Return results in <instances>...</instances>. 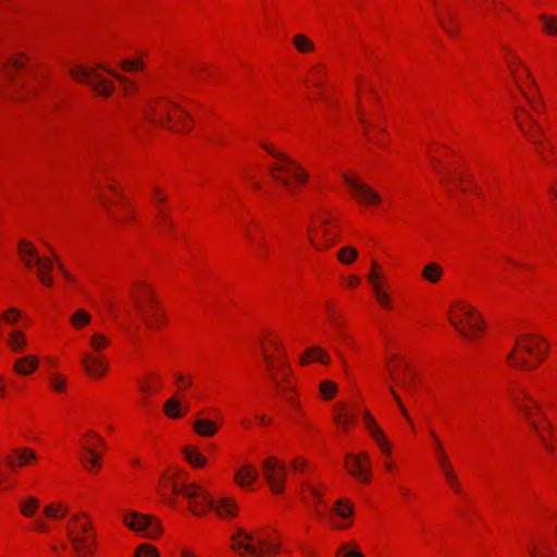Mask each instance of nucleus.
<instances>
[{
	"label": "nucleus",
	"mask_w": 557,
	"mask_h": 557,
	"mask_svg": "<svg viewBox=\"0 0 557 557\" xmlns=\"http://www.w3.org/2000/svg\"><path fill=\"white\" fill-rule=\"evenodd\" d=\"M145 295L148 302L147 307L138 297H134V301L137 310L140 312L144 321L146 322V325L152 329L161 323L164 318V313L159 308L158 300L152 290L146 289Z\"/></svg>",
	"instance_id": "5"
},
{
	"label": "nucleus",
	"mask_w": 557,
	"mask_h": 557,
	"mask_svg": "<svg viewBox=\"0 0 557 557\" xmlns=\"http://www.w3.org/2000/svg\"><path fill=\"white\" fill-rule=\"evenodd\" d=\"M363 418H364L366 428L369 431L370 435L373 437V440L383 441V431L376 424V422L373 419V417L371 416V413L369 411H364Z\"/></svg>",
	"instance_id": "25"
},
{
	"label": "nucleus",
	"mask_w": 557,
	"mask_h": 557,
	"mask_svg": "<svg viewBox=\"0 0 557 557\" xmlns=\"http://www.w3.org/2000/svg\"><path fill=\"white\" fill-rule=\"evenodd\" d=\"M292 466H293L294 470L302 471L305 466H306V461L305 460H299V459H294L293 462H292Z\"/></svg>",
	"instance_id": "61"
},
{
	"label": "nucleus",
	"mask_w": 557,
	"mask_h": 557,
	"mask_svg": "<svg viewBox=\"0 0 557 557\" xmlns=\"http://www.w3.org/2000/svg\"><path fill=\"white\" fill-rule=\"evenodd\" d=\"M534 349H535V352H534V354H536V355H537V357H539V360H540V361H541V360H543V358L547 355V346H545V347H543V348H542V347L539 345V346L534 347Z\"/></svg>",
	"instance_id": "60"
},
{
	"label": "nucleus",
	"mask_w": 557,
	"mask_h": 557,
	"mask_svg": "<svg viewBox=\"0 0 557 557\" xmlns=\"http://www.w3.org/2000/svg\"><path fill=\"white\" fill-rule=\"evenodd\" d=\"M507 360L516 368H519V369H534L536 366H533V364H530V362L524 359V358H521V359H516L515 357V350H512L508 357H507Z\"/></svg>",
	"instance_id": "38"
},
{
	"label": "nucleus",
	"mask_w": 557,
	"mask_h": 557,
	"mask_svg": "<svg viewBox=\"0 0 557 557\" xmlns=\"http://www.w3.org/2000/svg\"><path fill=\"white\" fill-rule=\"evenodd\" d=\"M260 146L271 156L277 159L278 162L270 165L272 177L280 182L284 187L290 188V182L276 174V172H284L289 174L298 184H305L308 181V174L285 153L276 151L273 147L261 143Z\"/></svg>",
	"instance_id": "3"
},
{
	"label": "nucleus",
	"mask_w": 557,
	"mask_h": 557,
	"mask_svg": "<svg viewBox=\"0 0 557 557\" xmlns=\"http://www.w3.org/2000/svg\"><path fill=\"white\" fill-rule=\"evenodd\" d=\"M194 429L201 436H213L218 431L215 422L209 419H197Z\"/></svg>",
	"instance_id": "23"
},
{
	"label": "nucleus",
	"mask_w": 557,
	"mask_h": 557,
	"mask_svg": "<svg viewBox=\"0 0 557 557\" xmlns=\"http://www.w3.org/2000/svg\"><path fill=\"white\" fill-rule=\"evenodd\" d=\"M84 449L88 454V456H85V457L81 458V460L84 463V466L86 468H89L90 466L99 467L100 466V459H101L100 454H98L91 447H85Z\"/></svg>",
	"instance_id": "32"
},
{
	"label": "nucleus",
	"mask_w": 557,
	"mask_h": 557,
	"mask_svg": "<svg viewBox=\"0 0 557 557\" xmlns=\"http://www.w3.org/2000/svg\"><path fill=\"white\" fill-rule=\"evenodd\" d=\"M237 537H244L246 541L251 542L255 540V535L244 531L243 529H237L236 534L232 537L233 541Z\"/></svg>",
	"instance_id": "54"
},
{
	"label": "nucleus",
	"mask_w": 557,
	"mask_h": 557,
	"mask_svg": "<svg viewBox=\"0 0 557 557\" xmlns=\"http://www.w3.org/2000/svg\"><path fill=\"white\" fill-rule=\"evenodd\" d=\"M524 97L527 98V100L530 102V104L532 106L533 110L535 112H541L542 110V103L541 102H537L535 100H533L529 95H527L524 91H522Z\"/></svg>",
	"instance_id": "58"
},
{
	"label": "nucleus",
	"mask_w": 557,
	"mask_h": 557,
	"mask_svg": "<svg viewBox=\"0 0 557 557\" xmlns=\"http://www.w3.org/2000/svg\"><path fill=\"white\" fill-rule=\"evenodd\" d=\"M18 253L21 256L22 262L26 268L35 267L37 258H41L37 250L34 248L33 244L25 239H21L18 242Z\"/></svg>",
	"instance_id": "14"
},
{
	"label": "nucleus",
	"mask_w": 557,
	"mask_h": 557,
	"mask_svg": "<svg viewBox=\"0 0 557 557\" xmlns=\"http://www.w3.org/2000/svg\"><path fill=\"white\" fill-rule=\"evenodd\" d=\"M172 492L181 493L190 500V510L195 515H201L208 509H214L220 517H233L236 513V505L230 498H222L214 503L209 494L196 485H172Z\"/></svg>",
	"instance_id": "1"
},
{
	"label": "nucleus",
	"mask_w": 557,
	"mask_h": 557,
	"mask_svg": "<svg viewBox=\"0 0 557 557\" xmlns=\"http://www.w3.org/2000/svg\"><path fill=\"white\" fill-rule=\"evenodd\" d=\"M258 478L257 470L251 465H246L236 472V482L242 486H247Z\"/></svg>",
	"instance_id": "22"
},
{
	"label": "nucleus",
	"mask_w": 557,
	"mask_h": 557,
	"mask_svg": "<svg viewBox=\"0 0 557 557\" xmlns=\"http://www.w3.org/2000/svg\"><path fill=\"white\" fill-rule=\"evenodd\" d=\"M335 421L337 424L346 426L355 422V417L346 412L344 417L341 414L336 416Z\"/></svg>",
	"instance_id": "50"
},
{
	"label": "nucleus",
	"mask_w": 557,
	"mask_h": 557,
	"mask_svg": "<svg viewBox=\"0 0 557 557\" xmlns=\"http://www.w3.org/2000/svg\"><path fill=\"white\" fill-rule=\"evenodd\" d=\"M91 320L90 314L84 309H78L72 317L71 323L76 329H82L87 325Z\"/></svg>",
	"instance_id": "28"
},
{
	"label": "nucleus",
	"mask_w": 557,
	"mask_h": 557,
	"mask_svg": "<svg viewBox=\"0 0 557 557\" xmlns=\"http://www.w3.org/2000/svg\"><path fill=\"white\" fill-rule=\"evenodd\" d=\"M341 557H364V556L358 550H348V552L344 553Z\"/></svg>",
	"instance_id": "64"
},
{
	"label": "nucleus",
	"mask_w": 557,
	"mask_h": 557,
	"mask_svg": "<svg viewBox=\"0 0 557 557\" xmlns=\"http://www.w3.org/2000/svg\"><path fill=\"white\" fill-rule=\"evenodd\" d=\"M321 227H317V232L321 235V239H317L315 237H310L311 244L318 249H326L331 247L335 243V236H332L330 230L326 228L327 220L322 219Z\"/></svg>",
	"instance_id": "15"
},
{
	"label": "nucleus",
	"mask_w": 557,
	"mask_h": 557,
	"mask_svg": "<svg viewBox=\"0 0 557 557\" xmlns=\"http://www.w3.org/2000/svg\"><path fill=\"white\" fill-rule=\"evenodd\" d=\"M294 45L299 52H309L314 49L313 42L305 35L299 34L294 37Z\"/></svg>",
	"instance_id": "30"
},
{
	"label": "nucleus",
	"mask_w": 557,
	"mask_h": 557,
	"mask_svg": "<svg viewBox=\"0 0 557 557\" xmlns=\"http://www.w3.org/2000/svg\"><path fill=\"white\" fill-rule=\"evenodd\" d=\"M460 309L463 312L469 327L473 333L483 330V320L481 315H479L473 307L467 305H460Z\"/></svg>",
	"instance_id": "21"
},
{
	"label": "nucleus",
	"mask_w": 557,
	"mask_h": 557,
	"mask_svg": "<svg viewBox=\"0 0 557 557\" xmlns=\"http://www.w3.org/2000/svg\"><path fill=\"white\" fill-rule=\"evenodd\" d=\"M185 457L195 467L206 465V458L195 448L185 447Z\"/></svg>",
	"instance_id": "31"
},
{
	"label": "nucleus",
	"mask_w": 557,
	"mask_h": 557,
	"mask_svg": "<svg viewBox=\"0 0 557 557\" xmlns=\"http://www.w3.org/2000/svg\"><path fill=\"white\" fill-rule=\"evenodd\" d=\"M163 410H164V413L171 418V419H177L180 417H182V412H181V404L180 401L172 397L170 399H168L165 403H164V406H163Z\"/></svg>",
	"instance_id": "27"
},
{
	"label": "nucleus",
	"mask_w": 557,
	"mask_h": 557,
	"mask_svg": "<svg viewBox=\"0 0 557 557\" xmlns=\"http://www.w3.org/2000/svg\"><path fill=\"white\" fill-rule=\"evenodd\" d=\"M376 267H377V264L375 262H373V270L368 275V280L370 282L377 281L380 278V274L375 271Z\"/></svg>",
	"instance_id": "62"
},
{
	"label": "nucleus",
	"mask_w": 557,
	"mask_h": 557,
	"mask_svg": "<svg viewBox=\"0 0 557 557\" xmlns=\"http://www.w3.org/2000/svg\"><path fill=\"white\" fill-rule=\"evenodd\" d=\"M450 323L455 326V329L463 336L471 337V334L467 333V331L460 325L461 320L456 318H449Z\"/></svg>",
	"instance_id": "53"
},
{
	"label": "nucleus",
	"mask_w": 557,
	"mask_h": 557,
	"mask_svg": "<svg viewBox=\"0 0 557 557\" xmlns=\"http://www.w3.org/2000/svg\"><path fill=\"white\" fill-rule=\"evenodd\" d=\"M175 380L177 381V383H182L184 387H188L191 385V381L189 379H185V376L181 373L175 374Z\"/></svg>",
	"instance_id": "59"
},
{
	"label": "nucleus",
	"mask_w": 557,
	"mask_h": 557,
	"mask_svg": "<svg viewBox=\"0 0 557 557\" xmlns=\"http://www.w3.org/2000/svg\"><path fill=\"white\" fill-rule=\"evenodd\" d=\"M121 69L126 71V72L135 71V61H133V60H123L121 62Z\"/></svg>",
	"instance_id": "57"
},
{
	"label": "nucleus",
	"mask_w": 557,
	"mask_h": 557,
	"mask_svg": "<svg viewBox=\"0 0 557 557\" xmlns=\"http://www.w3.org/2000/svg\"><path fill=\"white\" fill-rule=\"evenodd\" d=\"M24 64H25L24 58L17 57V58L13 59L12 61H10V64L5 63V64H2L1 66L4 70L5 75L10 78L11 77V67L21 69L24 66Z\"/></svg>",
	"instance_id": "44"
},
{
	"label": "nucleus",
	"mask_w": 557,
	"mask_h": 557,
	"mask_svg": "<svg viewBox=\"0 0 557 557\" xmlns=\"http://www.w3.org/2000/svg\"><path fill=\"white\" fill-rule=\"evenodd\" d=\"M36 267H38L37 276L40 282L46 286H51L53 284L51 260L49 258H37Z\"/></svg>",
	"instance_id": "17"
},
{
	"label": "nucleus",
	"mask_w": 557,
	"mask_h": 557,
	"mask_svg": "<svg viewBox=\"0 0 557 557\" xmlns=\"http://www.w3.org/2000/svg\"><path fill=\"white\" fill-rule=\"evenodd\" d=\"M144 113L146 119L153 124L164 125L165 122H177L183 129H190V115L174 102L158 99L147 104L144 108Z\"/></svg>",
	"instance_id": "2"
},
{
	"label": "nucleus",
	"mask_w": 557,
	"mask_h": 557,
	"mask_svg": "<svg viewBox=\"0 0 557 557\" xmlns=\"http://www.w3.org/2000/svg\"><path fill=\"white\" fill-rule=\"evenodd\" d=\"M136 557H158V550L150 544H141L136 550Z\"/></svg>",
	"instance_id": "40"
},
{
	"label": "nucleus",
	"mask_w": 557,
	"mask_h": 557,
	"mask_svg": "<svg viewBox=\"0 0 557 557\" xmlns=\"http://www.w3.org/2000/svg\"><path fill=\"white\" fill-rule=\"evenodd\" d=\"M318 361L323 364L330 363L329 355L319 346H313L306 350V352L301 356L300 362L306 364L309 361Z\"/></svg>",
	"instance_id": "19"
},
{
	"label": "nucleus",
	"mask_w": 557,
	"mask_h": 557,
	"mask_svg": "<svg viewBox=\"0 0 557 557\" xmlns=\"http://www.w3.org/2000/svg\"><path fill=\"white\" fill-rule=\"evenodd\" d=\"M430 433H431V436L435 444V450H436L440 466H441L445 476H449L454 481V471L448 461L447 456L445 455V453L443 450L442 443H441L440 438L437 437V435L434 433V431H431Z\"/></svg>",
	"instance_id": "16"
},
{
	"label": "nucleus",
	"mask_w": 557,
	"mask_h": 557,
	"mask_svg": "<svg viewBox=\"0 0 557 557\" xmlns=\"http://www.w3.org/2000/svg\"><path fill=\"white\" fill-rule=\"evenodd\" d=\"M99 69L104 70L107 73L112 75L119 83H121L126 89L127 86H135V83L129 81L126 76L116 73L115 71L104 66L103 64L98 65Z\"/></svg>",
	"instance_id": "37"
},
{
	"label": "nucleus",
	"mask_w": 557,
	"mask_h": 557,
	"mask_svg": "<svg viewBox=\"0 0 557 557\" xmlns=\"http://www.w3.org/2000/svg\"><path fill=\"white\" fill-rule=\"evenodd\" d=\"M264 359L268 362L269 376L275 387L285 393V389L289 388L288 375L289 368L284 360L274 361L271 356L264 354Z\"/></svg>",
	"instance_id": "9"
},
{
	"label": "nucleus",
	"mask_w": 557,
	"mask_h": 557,
	"mask_svg": "<svg viewBox=\"0 0 557 557\" xmlns=\"http://www.w3.org/2000/svg\"><path fill=\"white\" fill-rule=\"evenodd\" d=\"M367 461L369 463V456L363 453L359 456H355L352 454H348L346 456L345 466L349 473L363 482H368L370 480L369 475V466H364L362 461Z\"/></svg>",
	"instance_id": "10"
},
{
	"label": "nucleus",
	"mask_w": 557,
	"mask_h": 557,
	"mask_svg": "<svg viewBox=\"0 0 557 557\" xmlns=\"http://www.w3.org/2000/svg\"><path fill=\"white\" fill-rule=\"evenodd\" d=\"M9 346L15 352L22 351L26 346L25 335L21 331H13L9 336Z\"/></svg>",
	"instance_id": "26"
},
{
	"label": "nucleus",
	"mask_w": 557,
	"mask_h": 557,
	"mask_svg": "<svg viewBox=\"0 0 557 557\" xmlns=\"http://www.w3.org/2000/svg\"><path fill=\"white\" fill-rule=\"evenodd\" d=\"M376 299L382 307H384L386 309L391 308V297L387 293L377 292Z\"/></svg>",
	"instance_id": "49"
},
{
	"label": "nucleus",
	"mask_w": 557,
	"mask_h": 557,
	"mask_svg": "<svg viewBox=\"0 0 557 557\" xmlns=\"http://www.w3.org/2000/svg\"><path fill=\"white\" fill-rule=\"evenodd\" d=\"M513 401L515 404L517 405V407L519 408V410L528 418L530 419L531 418V411H530V408L527 406V405H523L521 403V398L520 397H515L513 398ZM530 423L532 422L531 420H529Z\"/></svg>",
	"instance_id": "51"
},
{
	"label": "nucleus",
	"mask_w": 557,
	"mask_h": 557,
	"mask_svg": "<svg viewBox=\"0 0 557 557\" xmlns=\"http://www.w3.org/2000/svg\"><path fill=\"white\" fill-rule=\"evenodd\" d=\"M63 506L62 504H51V505H48L47 507H45V515H47L48 517L50 518H58V511L60 509H62Z\"/></svg>",
	"instance_id": "47"
},
{
	"label": "nucleus",
	"mask_w": 557,
	"mask_h": 557,
	"mask_svg": "<svg viewBox=\"0 0 557 557\" xmlns=\"http://www.w3.org/2000/svg\"><path fill=\"white\" fill-rule=\"evenodd\" d=\"M447 481L449 482V484L453 486V488L456 491V492H460V486H459V482H458V479L457 476L454 474V481L449 478V476H446Z\"/></svg>",
	"instance_id": "63"
},
{
	"label": "nucleus",
	"mask_w": 557,
	"mask_h": 557,
	"mask_svg": "<svg viewBox=\"0 0 557 557\" xmlns=\"http://www.w3.org/2000/svg\"><path fill=\"white\" fill-rule=\"evenodd\" d=\"M50 384L55 392H63L66 388V380L59 374L51 375Z\"/></svg>",
	"instance_id": "43"
},
{
	"label": "nucleus",
	"mask_w": 557,
	"mask_h": 557,
	"mask_svg": "<svg viewBox=\"0 0 557 557\" xmlns=\"http://www.w3.org/2000/svg\"><path fill=\"white\" fill-rule=\"evenodd\" d=\"M391 376L396 381L397 384L410 389L412 387V382L407 381V379L395 376L394 373H391Z\"/></svg>",
	"instance_id": "56"
},
{
	"label": "nucleus",
	"mask_w": 557,
	"mask_h": 557,
	"mask_svg": "<svg viewBox=\"0 0 557 557\" xmlns=\"http://www.w3.org/2000/svg\"><path fill=\"white\" fill-rule=\"evenodd\" d=\"M521 112L525 113L528 122H529V128H527L522 122L519 121L518 116H516L518 121V126L521 129V132L524 134V136L533 143L537 148L540 146V136H544L543 131L541 129L540 125L536 123V121L524 109H520Z\"/></svg>",
	"instance_id": "13"
},
{
	"label": "nucleus",
	"mask_w": 557,
	"mask_h": 557,
	"mask_svg": "<svg viewBox=\"0 0 557 557\" xmlns=\"http://www.w3.org/2000/svg\"><path fill=\"white\" fill-rule=\"evenodd\" d=\"M443 274V270L440 264L431 262L426 264L422 271V276L424 280L436 283L441 280Z\"/></svg>",
	"instance_id": "24"
},
{
	"label": "nucleus",
	"mask_w": 557,
	"mask_h": 557,
	"mask_svg": "<svg viewBox=\"0 0 557 557\" xmlns=\"http://www.w3.org/2000/svg\"><path fill=\"white\" fill-rule=\"evenodd\" d=\"M82 363L86 373L94 377H101L108 369L107 360L101 356H91L85 354L82 357Z\"/></svg>",
	"instance_id": "11"
},
{
	"label": "nucleus",
	"mask_w": 557,
	"mask_h": 557,
	"mask_svg": "<svg viewBox=\"0 0 557 557\" xmlns=\"http://www.w3.org/2000/svg\"><path fill=\"white\" fill-rule=\"evenodd\" d=\"M15 454L18 456L20 465L25 466L29 462V460H35L36 455L30 448H23L21 451L15 450Z\"/></svg>",
	"instance_id": "41"
},
{
	"label": "nucleus",
	"mask_w": 557,
	"mask_h": 557,
	"mask_svg": "<svg viewBox=\"0 0 557 557\" xmlns=\"http://www.w3.org/2000/svg\"><path fill=\"white\" fill-rule=\"evenodd\" d=\"M124 523L135 532L146 531V536L150 539L158 537L162 531L157 519L135 511L124 517Z\"/></svg>",
	"instance_id": "7"
},
{
	"label": "nucleus",
	"mask_w": 557,
	"mask_h": 557,
	"mask_svg": "<svg viewBox=\"0 0 557 557\" xmlns=\"http://www.w3.org/2000/svg\"><path fill=\"white\" fill-rule=\"evenodd\" d=\"M70 74L75 81L91 86L94 91L98 95L109 97L114 89L112 82L103 78L95 71L86 69L82 65L71 69Z\"/></svg>",
	"instance_id": "4"
},
{
	"label": "nucleus",
	"mask_w": 557,
	"mask_h": 557,
	"mask_svg": "<svg viewBox=\"0 0 557 557\" xmlns=\"http://www.w3.org/2000/svg\"><path fill=\"white\" fill-rule=\"evenodd\" d=\"M345 183L348 185L354 198L361 205H373L381 201V196L369 185L359 182L356 178L343 174Z\"/></svg>",
	"instance_id": "8"
},
{
	"label": "nucleus",
	"mask_w": 557,
	"mask_h": 557,
	"mask_svg": "<svg viewBox=\"0 0 557 557\" xmlns=\"http://www.w3.org/2000/svg\"><path fill=\"white\" fill-rule=\"evenodd\" d=\"M389 392L393 395V397L395 398V400L397 401V404H398V406L400 408V411L405 416L406 420L412 425L411 418L408 416L406 408L404 407L399 396L397 395V393H396V391L394 389L393 386H389Z\"/></svg>",
	"instance_id": "46"
},
{
	"label": "nucleus",
	"mask_w": 557,
	"mask_h": 557,
	"mask_svg": "<svg viewBox=\"0 0 557 557\" xmlns=\"http://www.w3.org/2000/svg\"><path fill=\"white\" fill-rule=\"evenodd\" d=\"M357 256V250L350 246H346L338 251L339 261L347 264L351 263Z\"/></svg>",
	"instance_id": "35"
},
{
	"label": "nucleus",
	"mask_w": 557,
	"mask_h": 557,
	"mask_svg": "<svg viewBox=\"0 0 557 557\" xmlns=\"http://www.w3.org/2000/svg\"><path fill=\"white\" fill-rule=\"evenodd\" d=\"M320 391L326 399H331L337 392V385L333 381H322Z\"/></svg>",
	"instance_id": "36"
},
{
	"label": "nucleus",
	"mask_w": 557,
	"mask_h": 557,
	"mask_svg": "<svg viewBox=\"0 0 557 557\" xmlns=\"http://www.w3.org/2000/svg\"><path fill=\"white\" fill-rule=\"evenodd\" d=\"M540 20L543 23V30L548 35H557V16L541 14Z\"/></svg>",
	"instance_id": "29"
},
{
	"label": "nucleus",
	"mask_w": 557,
	"mask_h": 557,
	"mask_svg": "<svg viewBox=\"0 0 557 557\" xmlns=\"http://www.w3.org/2000/svg\"><path fill=\"white\" fill-rule=\"evenodd\" d=\"M108 339L100 333H96L91 336L90 345L96 351H100L108 345Z\"/></svg>",
	"instance_id": "39"
},
{
	"label": "nucleus",
	"mask_w": 557,
	"mask_h": 557,
	"mask_svg": "<svg viewBox=\"0 0 557 557\" xmlns=\"http://www.w3.org/2000/svg\"><path fill=\"white\" fill-rule=\"evenodd\" d=\"M304 486L308 490V492L319 502H322V493L313 485L309 483H305Z\"/></svg>",
	"instance_id": "52"
},
{
	"label": "nucleus",
	"mask_w": 557,
	"mask_h": 557,
	"mask_svg": "<svg viewBox=\"0 0 557 557\" xmlns=\"http://www.w3.org/2000/svg\"><path fill=\"white\" fill-rule=\"evenodd\" d=\"M38 367V359L36 356H25L18 358L14 363V371L20 375H28L33 373Z\"/></svg>",
	"instance_id": "18"
},
{
	"label": "nucleus",
	"mask_w": 557,
	"mask_h": 557,
	"mask_svg": "<svg viewBox=\"0 0 557 557\" xmlns=\"http://www.w3.org/2000/svg\"><path fill=\"white\" fill-rule=\"evenodd\" d=\"M262 468L271 490L276 494L283 493L286 480L285 465L275 457H269L263 461Z\"/></svg>",
	"instance_id": "6"
},
{
	"label": "nucleus",
	"mask_w": 557,
	"mask_h": 557,
	"mask_svg": "<svg viewBox=\"0 0 557 557\" xmlns=\"http://www.w3.org/2000/svg\"><path fill=\"white\" fill-rule=\"evenodd\" d=\"M374 441L380 445V447L384 454L391 455V447H389L388 442L384 434H383V441H380V440H374Z\"/></svg>",
	"instance_id": "55"
},
{
	"label": "nucleus",
	"mask_w": 557,
	"mask_h": 557,
	"mask_svg": "<svg viewBox=\"0 0 557 557\" xmlns=\"http://www.w3.org/2000/svg\"><path fill=\"white\" fill-rule=\"evenodd\" d=\"M435 14L443 29L448 35L455 36L457 34L455 14L449 9H447L445 14L441 13L437 9H435Z\"/></svg>",
	"instance_id": "20"
},
{
	"label": "nucleus",
	"mask_w": 557,
	"mask_h": 557,
	"mask_svg": "<svg viewBox=\"0 0 557 557\" xmlns=\"http://www.w3.org/2000/svg\"><path fill=\"white\" fill-rule=\"evenodd\" d=\"M257 543L259 545V547H258L259 555H262V554L275 555L277 553V548L273 547L271 545H268L267 541L262 537H258Z\"/></svg>",
	"instance_id": "45"
},
{
	"label": "nucleus",
	"mask_w": 557,
	"mask_h": 557,
	"mask_svg": "<svg viewBox=\"0 0 557 557\" xmlns=\"http://www.w3.org/2000/svg\"><path fill=\"white\" fill-rule=\"evenodd\" d=\"M38 506L39 500L34 496H29L24 503L21 504L20 509L25 517H32L38 509Z\"/></svg>",
	"instance_id": "33"
},
{
	"label": "nucleus",
	"mask_w": 557,
	"mask_h": 557,
	"mask_svg": "<svg viewBox=\"0 0 557 557\" xmlns=\"http://www.w3.org/2000/svg\"><path fill=\"white\" fill-rule=\"evenodd\" d=\"M88 523L77 524V531L72 529L67 530V535L77 553H83L84 549L90 548V545L88 544V536H86L88 534Z\"/></svg>",
	"instance_id": "12"
},
{
	"label": "nucleus",
	"mask_w": 557,
	"mask_h": 557,
	"mask_svg": "<svg viewBox=\"0 0 557 557\" xmlns=\"http://www.w3.org/2000/svg\"><path fill=\"white\" fill-rule=\"evenodd\" d=\"M2 317L8 323H15L20 317V311L15 308H11L9 311L4 312Z\"/></svg>",
	"instance_id": "48"
},
{
	"label": "nucleus",
	"mask_w": 557,
	"mask_h": 557,
	"mask_svg": "<svg viewBox=\"0 0 557 557\" xmlns=\"http://www.w3.org/2000/svg\"><path fill=\"white\" fill-rule=\"evenodd\" d=\"M232 548L237 550L238 548H244V550L250 555L259 556V550L256 545H252L250 542L244 543L243 541H237Z\"/></svg>",
	"instance_id": "42"
},
{
	"label": "nucleus",
	"mask_w": 557,
	"mask_h": 557,
	"mask_svg": "<svg viewBox=\"0 0 557 557\" xmlns=\"http://www.w3.org/2000/svg\"><path fill=\"white\" fill-rule=\"evenodd\" d=\"M333 511L342 518H347L352 515V506L347 500L339 499L335 503Z\"/></svg>",
	"instance_id": "34"
}]
</instances>
